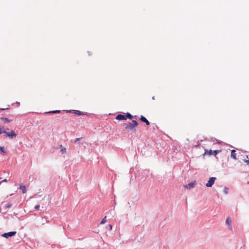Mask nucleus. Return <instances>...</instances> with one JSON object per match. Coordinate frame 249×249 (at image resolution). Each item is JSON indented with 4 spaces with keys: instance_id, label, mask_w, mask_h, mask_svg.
<instances>
[{
    "instance_id": "16",
    "label": "nucleus",
    "mask_w": 249,
    "mask_h": 249,
    "mask_svg": "<svg viewBox=\"0 0 249 249\" xmlns=\"http://www.w3.org/2000/svg\"><path fill=\"white\" fill-rule=\"evenodd\" d=\"M60 112V110H54L48 112V113H58Z\"/></svg>"
},
{
    "instance_id": "27",
    "label": "nucleus",
    "mask_w": 249,
    "mask_h": 249,
    "mask_svg": "<svg viewBox=\"0 0 249 249\" xmlns=\"http://www.w3.org/2000/svg\"><path fill=\"white\" fill-rule=\"evenodd\" d=\"M1 179V178H0V180Z\"/></svg>"
},
{
    "instance_id": "18",
    "label": "nucleus",
    "mask_w": 249,
    "mask_h": 249,
    "mask_svg": "<svg viewBox=\"0 0 249 249\" xmlns=\"http://www.w3.org/2000/svg\"><path fill=\"white\" fill-rule=\"evenodd\" d=\"M39 208H40V205L39 204H37L35 206L34 209L36 211H38L39 210Z\"/></svg>"
},
{
    "instance_id": "6",
    "label": "nucleus",
    "mask_w": 249,
    "mask_h": 249,
    "mask_svg": "<svg viewBox=\"0 0 249 249\" xmlns=\"http://www.w3.org/2000/svg\"><path fill=\"white\" fill-rule=\"evenodd\" d=\"M216 178L215 177H211L209 178L208 182L206 184V186L207 187H211L214 184L215 180Z\"/></svg>"
},
{
    "instance_id": "7",
    "label": "nucleus",
    "mask_w": 249,
    "mask_h": 249,
    "mask_svg": "<svg viewBox=\"0 0 249 249\" xmlns=\"http://www.w3.org/2000/svg\"><path fill=\"white\" fill-rule=\"evenodd\" d=\"M231 219L230 217H228L226 220V224L228 225V229L230 230H232V226L231 225Z\"/></svg>"
},
{
    "instance_id": "12",
    "label": "nucleus",
    "mask_w": 249,
    "mask_h": 249,
    "mask_svg": "<svg viewBox=\"0 0 249 249\" xmlns=\"http://www.w3.org/2000/svg\"><path fill=\"white\" fill-rule=\"evenodd\" d=\"M74 113L78 115H83V113L79 110H73Z\"/></svg>"
},
{
    "instance_id": "24",
    "label": "nucleus",
    "mask_w": 249,
    "mask_h": 249,
    "mask_svg": "<svg viewBox=\"0 0 249 249\" xmlns=\"http://www.w3.org/2000/svg\"><path fill=\"white\" fill-rule=\"evenodd\" d=\"M2 133H3V131H2L1 129L0 128V134H1Z\"/></svg>"
},
{
    "instance_id": "10",
    "label": "nucleus",
    "mask_w": 249,
    "mask_h": 249,
    "mask_svg": "<svg viewBox=\"0 0 249 249\" xmlns=\"http://www.w3.org/2000/svg\"><path fill=\"white\" fill-rule=\"evenodd\" d=\"M19 188L22 190L23 194H25L27 192V190L25 186L21 184L19 185Z\"/></svg>"
},
{
    "instance_id": "21",
    "label": "nucleus",
    "mask_w": 249,
    "mask_h": 249,
    "mask_svg": "<svg viewBox=\"0 0 249 249\" xmlns=\"http://www.w3.org/2000/svg\"><path fill=\"white\" fill-rule=\"evenodd\" d=\"M7 182V180L5 178V179H4L2 180L1 181H0V183L1 182Z\"/></svg>"
},
{
    "instance_id": "14",
    "label": "nucleus",
    "mask_w": 249,
    "mask_h": 249,
    "mask_svg": "<svg viewBox=\"0 0 249 249\" xmlns=\"http://www.w3.org/2000/svg\"><path fill=\"white\" fill-rule=\"evenodd\" d=\"M228 190H229V188L228 187H225L224 188L223 192H224V193L225 194H228Z\"/></svg>"
},
{
    "instance_id": "1",
    "label": "nucleus",
    "mask_w": 249,
    "mask_h": 249,
    "mask_svg": "<svg viewBox=\"0 0 249 249\" xmlns=\"http://www.w3.org/2000/svg\"><path fill=\"white\" fill-rule=\"evenodd\" d=\"M124 127L127 130H135V128L137 126L138 123L135 120H133L131 123L124 124Z\"/></svg>"
},
{
    "instance_id": "9",
    "label": "nucleus",
    "mask_w": 249,
    "mask_h": 249,
    "mask_svg": "<svg viewBox=\"0 0 249 249\" xmlns=\"http://www.w3.org/2000/svg\"><path fill=\"white\" fill-rule=\"evenodd\" d=\"M140 120L142 122L145 123L146 125H149L150 124V123L149 122V121L144 116H141V118H140Z\"/></svg>"
},
{
    "instance_id": "3",
    "label": "nucleus",
    "mask_w": 249,
    "mask_h": 249,
    "mask_svg": "<svg viewBox=\"0 0 249 249\" xmlns=\"http://www.w3.org/2000/svg\"><path fill=\"white\" fill-rule=\"evenodd\" d=\"M132 118V115L129 113H127L126 115H122V114H118L116 117V119L118 120H125L127 119H131Z\"/></svg>"
},
{
    "instance_id": "19",
    "label": "nucleus",
    "mask_w": 249,
    "mask_h": 249,
    "mask_svg": "<svg viewBox=\"0 0 249 249\" xmlns=\"http://www.w3.org/2000/svg\"><path fill=\"white\" fill-rule=\"evenodd\" d=\"M235 152L236 151H235V150H231V156H235V155H236Z\"/></svg>"
},
{
    "instance_id": "23",
    "label": "nucleus",
    "mask_w": 249,
    "mask_h": 249,
    "mask_svg": "<svg viewBox=\"0 0 249 249\" xmlns=\"http://www.w3.org/2000/svg\"><path fill=\"white\" fill-rule=\"evenodd\" d=\"M109 228H110V230H112V225L110 224V225H109Z\"/></svg>"
},
{
    "instance_id": "13",
    "label": "nucleus",
    "mask_w": 249,
    "mask_h": 249,
    "mask_svg": "<svg viewBox=\"0 0 249 249\" xmlns=\"http://www.w3.org/2000/svg\"><path fill=\"white\" fill-rule=\"evenodd\" d=\"M107 216H105L101 221L100 224H103L106 222Z\"/></svg>"
},
{
    "instance_id": "4",
    "label": "nucleus",
    "mask_w": 249,
    "mask_h": 249,
    "mask_svg": "<svg viewBox=\"0 0 249 249\" xmlns=\"http://www.w3.org/2000/svg\"><path fill=\"white\" fill-rule=\"evenodd\" d=\"M17 233L16 231H12L8 232H5L2 234V236L5 238H8L9 237H11L12 236H15Z\"/></svg>"
},
{
    "instance_id": "17",
    "label": "nucleus",
    "mask_w": 249,
    "mask_h": 249,
    "mask_svg": "<svg viewBox=\"0 0 249 249\" xmlns=\"http://www.w3.org/2000/svg\"><path fill=\"white\" fill-rule=\"evenodd\" d=\"M12 207V204L10 203H8L6 206V208H10Z\"/></svg>"
},
{
    "instance_id": "26",
    "label": "nucleus",
    "mask_w": 249,
    "mask_h": 249,
    "mask_svg": "<svg viewBox=\"0 0 249 249\" xmlns=\"http://www.w3.org/2000/svg\"><path fill=\"white\" fill-rule=\"evenodd\" d=\"M246 158H247V159H249V157H248V156H247V157H246Z\"/></svg>"
},
{
    "instance_id": "5",
    "label": "nucleus",
    "mask_w": 249,
    "mask_h": 249,
    "mask_svg": "<svg viewBox=\"0 0 249 249\" xmlns=\"http://www.w3.org/2000/svg\"><path fill=\"white\" fill-rule=\"evenodd\" d=\"M196 184H197L196 181L194 180L193 181H192V182L189 183L187 184L184 185V187L185 189H191L192 188H194Z\"/></svg>"
},
{
    "instance_id": "8",
    "label": "nucleus",
    "mask_w": 249,
    "mask_h": 249,
    "mask_svg": "<svg viewBox=\"0 0 249 249\" xmlns=\"http://www.w3.org/2000/svg\"><path fill=\"white\" fill-rule=\"evenodd\" d=\"M3 133H5L7 135V136L11 138L16 136V134L13 130H11L10 132H7L5 131H3Z\"/></svg>"
},
{
    "instance_id": "2",
    "label": "nucleus",
    "mask_w": 249,
    "mask_h": 249,
    "mask_svg": "<svg viewBox=\"0 0 249 249\" xmlns=\"http://www.w3.org/2000/svg\"><path fill=\"white\" fill-rule=\"evenodd\" d=\"M221 150H208V149H205V153L203 155V156H216L217 154H218Z\"/></svg>"
},
{
    "instance_id": "25",
    "label": "nucleus",
    "mask_w": 249,
    "mask_h": 249,
    "mask_svg": "<svg viewBox=\"0 0 249 249\" xmlns=\"http://www.w3.org/2000/svg\"><path fill=\"white\" fill-rule=\"evenodd\" d=\"M15 216H17L18 214V213H14V214Z\"/></svg>"
},
{
    "instance_id": "20",
    "label": "nucleus",
    "mask_w": 249,
    "mask_h": 249,
    "mask_svg": "<svg viewBox=\"0 0 249 249\" xmlns=\"http://www.w3.org/2000/svg\"><path fill=\"white\" fill-rule=\"evenodd\" d=\"M0 149L1 151V154H5V152L4 151V148L3 147H0Z\"/></svg>"
},
{
    "instance_id": "22",
    "label": "nucleus",
    "mask_w": 249,
    "mask_h": 249,
    "mask_svg": "<svg viewBox=\"0 0 249 249\" xmlns=\"http://www.w3.org/2000/svg\"><path fill=\"white\" fill-rule=\"evenodd\" d=\"M231 157L234 160H237V157Z\"/></svg>"
},
{
    "instance_id": "11",
    "label": "nucleus",
    "mask_w": 249,
    "mask_h": 249,
    "mask_svg": "<svg viewBox=\"0 0 249 249\" xmlns=\"http://www.w3.org/2000/svg\"><path fill=\"white\" fill-rule=\"evenodd\" d=\"M1 120L4 123H8L12 121L11 120L7 118H1Z\"/></svg>"
},
{
    "instance_id": "15",
    "label": "nucleus",
    "mask_w": 249,
    "mask_h": 249,
    "mask_svg": "<svg viewBox=\"0 0 249 249\" xmlns=\"http://www.w3.org/2000/svg\"><path fill=\"white\" fill-rule=\"evenodd\" d=\"M66 148L64 147H62V146H61V151H62V154H64L66 153Z\"/></svg>"
}]
</instances>
